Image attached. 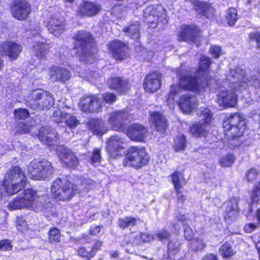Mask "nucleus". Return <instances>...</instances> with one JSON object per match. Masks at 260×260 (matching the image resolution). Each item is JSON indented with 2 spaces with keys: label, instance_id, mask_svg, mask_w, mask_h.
Masks as SVG:
<instances>
[{
  "label": "nucleus",
  "instance_id": "obj_59",
  "mask_svg": "<svg viewBox=\"0 0 260 260\" xmlns=\"http://www.w3.org/2000/svg\"><path fill=\"white\" fill-rule=\"evenodd\" d=\"M169 236L168 233L166 231H161L158 232L156 236L160 240H163L167 238Z\"/></svg>",
  "mask_w": 260,
  "mask_h": 260
},
{
  "label": "nucleus",
  "instance_id": "obj_26",
  "mask_svg": "<svg viewBox=\"0 0 260 260\" xmlns=\"http://www.w3.org/2000/svg\"><path fill=\"white\" fill-rule=\"evenodd\" d=\"M171 181L174 186L179 201L183 202L185 199L180 192V189L182 187V183L184 182V176L181 172H175L171 176Z\"/></svg>",
  "mask_w": 260,
  "mask_h": 260
},
{
  "label": "nucleus",
  "instance_id": "obj_31",
  "mask_svg": "<svg viewBox=\"0 0 260 260\" xmlns=\"http://www.w3.org/2000/svg\"><path fill=\"white\" fill-rule=\"evenodd\" d=\"M49 134L48 130L45 126H42L38 131L37 136L39 139L44 144L48 147L54 145V140L48 136Z\"/></svg>",
  "mask_w": 260,
  "mask_h": 260
},
{
  "label": "nucleus",
  "instance_id": "obj_4",
  "mask_svg": "<svg viewBox=\"0 0 260 260\" xmlns=\"http://www.w3.org/2000/svg\"><path fill=\"white\" fill-rule=\"evenodd\" d=\"M223 127L229 141V147L234 149L240 145L241 141L239 138L242 136L246 128L245 119L239 114L235 113L224 120Z\"/></svg>",
  "mask_w": 260,
  "mask_h": 260
},
{
  "label": "nucleus",
  "instance_id": "obj_30",
  "mask_svg": "<svg viewBox=\"0 0 260 260\" xmlns=\"http://www.w3.org/2000/svg\"><path fill=\"white\" fill-rule=\"evenodd\" d=\"M48 29L54 36L60 35L65 29L64 24L56 18H52L48 23Z\"/></svg>",
  "mask_w": 260,
  "mask_h": 260
},
{
  "label": "nucleus",
  "instance_id": "obj_40",
  "mask_svg": "<svg viewBox=\"0 0 260 260\" xmlns=\"http://www.w3.org/2000/svg\"><path fill=\"white\" fill-rule=\"evenodd\" d=\"M16 134L21 135L28 134L30 132V126L26 123L19 121L17 123Z\"/></svg>",
  "mask_w": 260,
  "mask_h": 260
},
{
  "label": "nucleus",
  "instance_id": "obj_28",
  "mask_svg": "<svg viewBox=\"0 0 260 260\" xmlns=\"http://www.w3.org/2000/svg\"><path fill=\"white\" fill-rule=\"evenodd\" d=\"M128 46L119 41H115V59L122 60L128 56Z\"/></svg>",
  "mask_w": 260,
  "mask_h": 260
},
{
  "label": "nucleus",
  "instance_id": "obj_62",
  "mask_svg": "<svg viewBox=\"0 0 260 260\" xmlns=\"http://www.w3.org/2000/svg\"><path fill=\"white\" fill-rule=\"evenodd\" d=\"M203 260H217V259L216 256L212 254H209L206 255Z\"/></svg>",
  "mask_w": 260,
  "mask_h": 260
},
{
  "label": "nucleus",
  "instance_id": "obj_60",
  "mask_svg": "<svg viewBox=\"0 0 260 260\" xmlns=\"http://www.w3.org/2000/svg\"><path fill=\"white\" fill-rule=\"evenodd\" d=\"M257 226V224L254 223L247 224L245 226V231L248 233H250L255 230Z\"/></svg>",
  "mask_w": 260,
  "mask_h": 260
},
{
  "label": "nucleus",
  "instance_id": "obj_32",
  "mask_svg": "<svg viewBox=\"0 0 260 260\" xmlns=\"http://www.w3.org/2000/svg\"><path fill=\"white\" fill-rule=\"evenodd\" d=\"M129 88V85L126 80L120 77L115 78V91L119 94L126 93Z\"/></svg>",
  "mask_w": 260,
  "mask_h": 260
},
{
  "label": "nucleus",
  "instance_id": "obj_2",
  "mask_svg": "<svg viewBox=\"0 0 260 260\" xmlns=\"http://www.w3.org/2000/svg\"><path fill=\"white\" fill-rule=\"evenodd\" d=\"M179 77V84H172L168 96L167 101L170 104L174 102L175 96L179 94L183 89H188L196 92H200L206 86L207 83H202V79H197L192 77L190 71L183 70L177 72Z\"/></svg>",
  "mask_w": 260,
  "mask_h": 260
},
{
  "label": "nucleus",
  "instance_id": "obj_20",
  "mask_svg": "<svg viewBox=\"0 0 260 260\" xmlns=\"http://www.w3.org/2000/svg\"><path fill=\"white\" fill-rule=\"evenodd\" d=\"M60 160L70 169H76L79 165V160L75 153L72 151L64 149L58 154Z\"/></svg>",
  "mask_w": 260,
  "mask_h": 260
},
{
  "label": "nucleus",
  "instance_id": "obj_33",
  "mask_svg": "<svg viewBox=\"0 0 260 260\" xmlns=\"http://www.w3.org/2000/svg\"><path fill=\"white\" fill-rule=\"evenodd\" d=\"M210 64V58L203 56L201 57L199 66V71L198 74L199 75H203L206 77L208 74V69Z\"/></svg>",
  "mask_w": 260,
  "mask_h": 260
},
{
  "label": "nucleus",
  "instance_id": "obj_43",
  "mask_svg": "<svg viewBox=\"0 0 260 260\" xmlns=\"http://www.w3.org/2000/svg\"><path fill=\"white\" fill-rule=\"evenodd\" d=\"M102 159L101 149L95 148L93 150L91 154L89 157V162L94 165L96 163H100Z\"/></svg>",
  "mask_w": 260,
  "mask_h": 260
},
{
  "label": "nucleus",
  "instance_id": "obj_5",
  "mask_svg": "<svg viewBox=\"0 0 260 260\" xmlns=\"http://www.w3.org/2000/svg\"><path fill=\"white\" fill-rule=\"evenodd\" d=\"M73 48L81 58H84L93 54L96 49V42L92 34L85 30L77 31L75 34Z\"/></svg>",
  "mask_w": 260,
  "mask_h": 260
},
{
  "label": "nucleus",
  "instance_id": "obj_37",
  "mask_svg": "<svg viewBox=\"0 0 260 260\" xmlns=\"http://www.w3.org/2000/svg\"><path fill=\"white\" fill-rule=\"evenodd\" d=\"M226 19L229 25H234L238 19L237 10L233 8L229 9L227 11Z\"/></svg>",
  "mask_w": 260,
  "mask_h": 260
},
{
  "label": "nucleus",
  "instance_id": "obj_24",
  "mask_svg": "<svg viewBox=\"0 0 260 260\" xmlns=\"http://www.w3.org/2000/svg\"><path fill=\"white\" fill-rule=\"evenodd\" d=\"M85 125L87 128L94 135L102 136L106 132L104 123L101 118H90Z\"/></svg>",
  "mask_w": 260,
  "mask_h": 260
},
{
  "label": "nucleus",
  "instance_id": "obj_1",
  "mask_svg": "<svg viewBox=\"0 0 260 260\" xmlns=\"http://www.w3.org/2000/svg\"><path fill=\"white\" fill-rule=\"evenodd\" d=\"M78 190L77 185L65 178H56L51 184L50 191L52 197L47 194L38 196L33 206L36 212H42L46 217L57 215L56 207L53 199L56 201L66 202L71 200Z\"/></svg>",
  "mask_w": 260,
  "mask_h": 260
},
{
  "label": "nucleus",
  "instance_id": "obj_44",
  "mask_svg": "<svg viewBox=\"0 0 260 260\" xmlns=\"http://www.w3.org/2000/svg\"><path fill=\"white\" fill-rule=\"evenodd\" d=\"M136 219L134 217H124L119 220V225L121 228H126L135 224Z\"/></svg>",
  "mask_w": 260,
  "mask_h": 260
},
{
  "label": "nucleus",
  "instance_id": "obj_17",
  "mask_svg": "<svg viewBox=\"0 0 260 260\" xmlns=\"http://www.w3.org/2000/svg\"><path fill=\"white\" fill-rule=\"evenodd\" d=\"M127 135L133 141L136 142H145L148 136V131L143 125L135 123L128 126Z\"/></svg>",
  "mask_w": 260,
  "mask_h": 260
},
{
  "label": "nucleus",
  "instance_id": "obj_6",
  "mask_svg": "<svg viewBox=\"0 0 260 260\" xmlns=\"http://www.w3.org/2000/svg\"><path fill=\"white\" fill-rule=\"evenodd\" d=\"M24 101L28 108L35 110H49L54 104L51 93L49 91L41 89L31 91Z\"/></svg>",
  "mask_w": 260,
  "mask_h": 260
},
{
  "label": "nucleus",
  "instance_id": "obj_61",
  "mask_svg": "<svg viewBox=\"0 0 260 260\" xmlns=\"http://www.w3.org/2000/svg\"><path fill=\"white\" fill-rule=\"evenodd\" d=\"M249 37L251 39H255L256 40L257 43H260V32H255L254 33H251L249 35Z\"/></svg>",
  "mask_w": 260,
  "mask_h": 260
},
{
  "label": "nucleus",
  "instance_id": "obj_23",
  "mask_svg": "<svg viewBox=\"0 0 260 260\" xmlns=\"http://www.w3.org/2000/svg\"><path fill=\"white\" fill-rule=\"evenodd\" d=\"M49 45L44 42H36L31 48V51L34 56L38 59L45 60L50 52Z\"/></svg>",
  "mask_w": 260,
  "mask_h": 260
},
{
  "label": "nucleus",
  "instance_id": "obj_55",
  "mask_svg": "<svg viewBox=\"0 0 260 260\" xmlns=\"http://www.w3.org/2000/svg\"><path fill=\"white\" fill-rule=\"evenodd\" d=\"M257 172L256 170L254 169H251L246 173V176L247 181H254L257 177Z\"/></svg>",
  "mask_w": 260,
  "mask_h": 260
},
{
  "label": "nucleus",
  "instance_id": "obj_15",
  "mask_svg": "<svg viewBox=\"0 0 260 260\" xmlns=\"http://www.w3.org/2000/svg\"><path fill=\"white\" fill-rule=\"evenodd\" d=\"M166 12L160 6H150L144 11L145 21L148 23H158L166 18Z\"/></svg>",
  "mask_w": 260,
  "mask_h": 260
},
{
  "label": "nucleus",
  "instance_id": "obj_49",
  "mask_svg": "<svg viewBox=\"0 0 260 260\" xmlns=\"http://www.w3.org/2000/svg\"><path fill=\"white\" fill-rule=\"evenodd\" d=\"M191 246L195 250H201L205 247V244L203 240L196 239L191 242Z\"/></svg>",
  "mask_w": 260,
  "mask_h": 260
},
{
  "label": "nucleus",
  "instance_id": "obj_36",
  "mask_svg": "<svg viewBox=\"0 0 260 260\" xmlns=\"http://www.w3.org/2000/svg\"><path fill=\"white\" fill-rule=\"evenodd\" d=\"M238 202L236 198L232 199L226 203V215L231 218L233 216H236L238 214Z\"/></svg>",
  "mask_w": 260,
  "mask_h": 260
},
{
  "label": "nucleus",
  "instance_id": "obj_50",
  "mask_svg": "<svg viewBox=\"0 0 260 260\" xmlns=\"http://www.w3.org/2000/svg\"><path fill=\"white\" fill-rule=\"evenodd\" d=\"M260 198V182L253 189L251 198L252 202L257 203Z\"/></svg>",
  "mask_w": 260,
  "mask_h": 260
},
{
  "label": "nucleus",
  "instance_id": "obj_47",
  "mask_svg": "<svg viewBox=\"0 0 260 260\" xmlns=\"http://www.w3.org/2000/svg\"><path fill=\"white\" fill-rule=\"evenodd\" d=\"M13 246L11 242L8 239L0 240V250L1 251H10L12 249Z\"/></svg>",
  "mask_w": 260,
  "mask_h": 260
},
{
  "label": "nucleus",
  "instance_id": "obj_56",
  "mask_svg": "<svg viewBox=\"0 0 260 260\" xmlns=\"http://www.w3.org/2000/svg\"><path fill=\"white\" fill-rule=\"evenodd\" d=\"M139 237L144 242H149L154 239L153 236L148 233H142L139 235Z\"/></svg>",
  "mask_w": 260,
  "mask_h": 260
},
{
  "label": "nucleus",
  "instance_id": "obj_35",
  "mask_svg": "<svg viewBox=\"0 0 260 260\" xmlns=\"http://www.w3.org/2000/svg\"><path fill=\"white\" fill-rule=\"evenodd\" d=\"M61 234L59 230L51 227L48 232V241L50 244H56L60 241Z\"/></svg>",
  "mask_w": 260,
  "mask_h": 260
},
{
  "label": "nucleus",
  "instance_id": "obj_16",
  "mask_svg": "<svg viewBox=\"0 0 260 260\" xmlns=\"http://www.w3.org/2000/svg\"><path fill=\"white\" fill-rule=\"evenodd\" d=\"M48 75L50 79L56 82L64 83L71 77L70 71L64 67L52 65L48 69Z\"/></svg>",
  "mask_w": 260,
  "mask_h": 260
},
{
  "label": "nucleus",
  "instance_id": "obj_11",
  "mask_svg": "<svg viewBox=\"0 0 260 260\" xmlns=\"http://www.w3.org/2000/svg\"><path fill=\"white\" fill-rule=\"evenodd\" d=\"M102 107L101 99L96 94H84L79 103L80 109L86 113H99L102 111Z\"/></svg>",
  "mask_w": 260,
  "mask_h": 260
},
{
  "label": "nucleus",
  "instance_id": "obj_38",
  "mask_svg": "<svg viewBox=\"0 0 260 260\" xmlns=\"http://www.w3.org/2000/svg\"><path fill=\"white\" fill-rule=\"evenodd\" d=\"M14 117L17 119L25 120L30 116L29 111L26 108H19L14 110Z\"/></svg>",
  "mask_w": 260,
  "mask_h": 260
},
{
  "label": "nucleus",
  "instance_id": "obj_3",
  "mask_svg": "<svg viewBox=\"0 0 260 260\" xmlns=\"http://www.w3.org/2000/svg\"><path fill=\"white\" fill-rule=\"evenodd\" d=\"M233 76L237 80L233 81L231 90H222L217 99L218 103L224 107H234L237 100L236 92H240L246 89L248 85V82H250L240 69H237Z\"/></svg>",
  "mask_w": 260,
  "mask_h": 260
},
{
  "label": "nucleus",
  "instance_id": "obj_25",
  "mask_svg": "<svg viewBox=\"0 0 260 260\" xmlns=\"http://www.w3.org/2000/svg\"><path fill=\"white\" fill-rule=\"evenodd\" d=\"M27 183L28 182L24 181H12L11 182L4 180L3 185L6 192L10 196H13L23 189Z\"/></svg>",
  "mask_w": 260,
  "mask_h": 260
},
{
  "label": "nucleus",
  "instance_id": "obj_29",
  "mask_svg": "<svg viewBox=\"0 0 260 260\" xmlns=\"http://www.w3.org/2000/svg\"><path fill=\"white\" fill-rule=\"evenodd\" d=\"M21 196L27 207L33 208L35 203L38 197L37 191L32 188H26L22 192Z\"/></svg>",
  "mask_w": 260,
  "mask_h": 260
},
{
  "label": "nucleus",
  "instance_id": "obj_19",
  "mask_svg": "<svg viewBox=\"0 0 260 260\" xmlns=\"http://www.w3.org/2000/svg\"><path fill=\"white\" fill-rule=\"evenodd\" d=\"M161 75L154 72L146 76L143 83L145 90L149 92H154L157 91L161 85Z\"/></svg>",
  "mask_w": 260,
  "mask_h": 260
},
{
  "label": "nucleus",
  "instance_id": "obj_22",
  "mask_svg": "<svg viewBox=\"0 0 260 260\" xmlns=\"http://www.w3.org/2000/svg\"><path fill=\"white\" fill-rule=\"evenodd\" d=\"M4 180L9 182L12 181H25L28 182V179L24 171L19 166L11 167L7 173V175Z\"/></svg>",
  "mask_w": 260,
  "mask_h": 260
},
{
  "label": "nucleus",
  "instance_id": "obj_10",
  "mask_svg": "<svg viewBox=\"0 0 260 260\" xmlns=\"http://www.w3.org/2000/svg\"><path fill=\"white\" fill-rule=\"evenodd\" d=\"M9 10L15 19L25 21L28 20L32 12V7L27 0H12L9 5Z\"/></svg>",
  "mask_w": 260,
  "mask_h": 260
},
{
  "label": "nucleus",
  "instance_id": "obj_14",
  "mask_svg": "<svg viewBox=\"0 0 260 260\" xmlns=\"http://www.w3.org/2000/svg\"><path fill=\"white\" fill-rule=\"evenodd\" d=\"M101 10L100 4L84 0L78 6L77 13L81 17H93L98 15Z\"/></svg>",
  "mask_w": 260,
  "mask_h": 260
},
{
  "label": "nucleus",
  "instance_id": "obj_8",
  "mask_svg": "<svg viewBox=\"0 0 260 260\" xmlns=\"http://www.w3.org/2000/svg\"><path fill=\"white\" fill-rule=\"evenodd\" d=\"M197 115L201 121L192 124L189 128V132L196 138L205 137L209 132L212 113L208 108L201 107L198 110Z\"/></svg>",
  "mask_w": 260,
  "mask_h": 260
},
{
  "label": "nucleus",
  "instance_id": "obj_34",
  "mask_svg": "<svg viewBox=\"0 0 260 260\" xmlns=\"http://www.w3.org/2000/svg\"><path fill=\"white\" fill-rule=\"evenodd\" d=\"M8 207L11 211L28 208L22 197L19 196L11 201L8 205Z\"/></svg>",
  "mask_w": 260,
  "mask_h": 260
},
{
  "label": "nucleus",
  "instance_id": "obj_53",
  "mask_svg": "<svg viewBox=\"0 0 260 260\" xmlns=\"http://www.w3.org/2000/svg\"><path fill=\"white\" fill-rule=\"evenodd\" d=\"M103 228L102 225H93L91 226L89 228L88 233L89 235L93 236H97L101 231V229Z\"/></svg>",
  "mask_w": 260,
  "mask_h": 260
},
{
  "label": "nucleus",
  "instance_id": "obj_27",
  "mask_svg": "<svg viewBox=\"0 0 260 260\" xmlns=\"http://www.w3.org/2000/svg\"><path fill=\"white\" fill-rule=\"evenodd\" d=\"M150 120L152 126L155 127L157 131L164 132L167 127L166 118L158 112L151 114Z\"/></svg>",
  "mask_w": 260,
  "mask_h": 260
},
{
  "label": "nucleus",
  "instance_id": "obj_63",
  "mask_svg": "<svg viewBox=\"0 0 260 260\" xmlns=\"http://www.w3.org/2000/svg\"><path fill=\"white\" fill-rule=\"evenodd\" d=\"M26 223V222L23 220L22 218H19L17 219L16 221V226L18 230H20V228H19V226L21 225V224Z\"/></svg>",
  "mask_w": 260,
  "mask_h": 260
},
{
  "label": "nucleus",
  "instance_id": "obj_12",
  "mask_svg": "<svg viewBox=\"0 0 260 260\" xmlns=\"http://www.w3.org/2000/svg\"><path fill=\"white\" fill-rule=\"evenodd\" d=\"M103 246V242L98 239L93 240L90 247L81 245L75 249L76 255L83 260H91L100 251Z\"/></svg>",
  "mask_w": 260,
  "mask_h": 260
},
{
  "label": "nucleus",
  "instance_id": "obj_7",
  "mask_svg": "<svg viewBox=\"0 0 260 260\" xmlns=\"http://www.w3.org/2000/svg\"><path fill=\"white\" fill-rule=\"evenodd\" d=\"M55 169L51 162L42 159H34L27 167V175L34 180H45L53 176Z\"/></svg>",
  "mask_w": 260,
  "mask_h": 260
},
{
  "label": "nucleus",
  "instance_id": "obj_46",
  "mask_svg": "<svg viewBox=\"0 0 260 260\" xmlns=\"http://www.w3.org/2000/svg\"><path fill=\"white\" fill-rule=\"evenodd\" d=\"M52 116V120L57 124L61 123L65 118L63 113L59 109L55 110L53 112Z\"/></svg>",
  "mask_w": 260,
  "mask_h": 260
},
{
  "label": "nucleus",
  "instance_id": "obj_58",
  "mask_svg": "<svg viewBox=\"0 0 260 260\" xmlns=\"http://www.w3.org/2000/svg\"><path fill=\"white\" fill-rule=\"evenodd\" d=\"M184 236L188 240H191L193 236V233L189 227H187L184 230Z\"/></svg>",
  "mask_w": 260,
  "mask_h": 260
},
{
  "label": "nucleus",
  "instance_id": "obj_41",
  "mask_svg": "<svg viewBox=\"0 0 260 260\" xmlns=\"http://www.w3.org/2000/svg\"><path fill=\"white\" fill-rule=\"evenodd\" d=\"M235 157L233 154H228L222 156L219 160V164L222 167H229L232 166L234 161Z\"/></svg>",
  "mask_w": 260,
  "mask_h": 260
},
{
  "label": "nucleus",
  "instance_id": "obj_51",
  "mask_svg": "<svg viewBox=\"0 0 260 260\" xmlns=\"http://www.w3.org/2000/svg\"><path fill=\"white\" fill-rule=\"evenodd\" d=\"M124 143L121 141H116L115 139V152H117V155H121L124 153Z\"/></svg>",
  "mask_w": 260,
  "mask_h": 260
},
{
  "label": "nucleus",
  "instance_id": "obj_54",
  "mask_svg": "<svg viewBox=\"0 0 260 260\" xmlns=\"http://www.w3.org/2000/svg\"><path fill=\"white\" fill-rule=\"evenodd\" d=\"M103 102L107 104H112L114 102V93L106 92L102 96Z\"/></svg>",
  "mask_w": 260,
  "mask_h": 260
},
{
  "label": "nucleus",
  "instance_id": "obj_57",
  "mask_svg": "<svg viewBox=\"0 0 260 260\" xmlns=\"http://www.w3.org/2000/svg\"><path fill=\"white\" fill-rule=\"evenodd\" d=\"M113 141L114 137L113 136H111L107 141L106 148L109 152H112L114 149Z\"/></svg>",
  "mask_w": 260,
  "mask_h": 260
},
{
  "label": "nucleus",
  "instance_id": "obj_39",
  "mask_svg": "<svg viewBox=\"0 0 260 260\" xmlns=\"http://www.w3.org/2000/svg\"><path fill=\"white\" fill-rule=\"evenodd\" d=\"M219 253L223 257H229L234 254V252L230 244L225 243L219 249Z\"/></svg>",
  "mask_w": 260,
  "mask_h": 260
},
{
  "label": "nucleus",
  "instance_id": "obj_45",
  "mask_svg": "<svg viewBox=\"0 0 260 260\" xmlns=\"http://www.w3.org/2000/svg\"><path fill=\"white\" fill-rule=\"evenodd\" d=\"M185 148V139L183 136H181L175 141L174 148L175 151L184 150Z\"/></svg>",
  "mask_w": 260,
  "mask_h": 260
},
{
  "label": "nucleus",
  "instance_id": "obj_64",
  "mask_svg": "<svg viewBox=\"0 0 260 260\" xmlns=\"http://www.w3.org/2000/svg\"><path fill=\"white\" fill-rule=\"evenodd\" d=\"M255 9L256 10L257 14L260 17V3H257L254 5Z\"/></svg>",
  "mask_w": 260,
  "mask_h": 260
},
{
  "label": "nucleus",
  "instance_id": "obj_18",
  "mask_svg": "<svg viewBox=\"0 0 260 260\" xmlns=\"http://www.w3.org/2000/svg\"><path fill=\"white\" fill-rule=\"evenodd\" d=\"M199 35V29L194 25H183L178 34L179 40L192 42Z\"/></svg>",
  "mask_w": 260,
  "mask_h": 260
},
{
  "label": "nucleus",
  "instance_id": "obj_21",
  "mask_svg": "<svg viewBox=\"0 0 260 260\" xmlns=\"http://www.w3.org/2000/svg\"><path fill=\"white\" fill-rule=\"evenodd\" d=\"M178 106L182 112L189 114L197 108V100L193 96L182 95L179 100Z\"/></svg>",
  "mask_w": 260,
  "mask_h": 260
},
{
  "label": "nucleus",
  "instance_id": "obj_9",
  "mask_svg": "<svg viewBox=\"0 0 260 260\" xmlns=\"http://www.w3.org/2000/svg\"><path fill=\"white\" fill-rule=\"evenodd\" d=\"M149 159V155L144 147L132 146L127 150L123 164L124 166L138 169L146 165Z\"/></svg>",
  "mask_w": 260,
  "mask_h": 260
},
{
  "label": "nucleus",
  "instance_id": "obj_48",
  "mask_svg": "<svg viewBox=\"0 0 260 260\" xmlns=\"http://www.w3.org/2000/svg\"><path fill=\"white\" fill-rule=\"evenodd\" d=\"M79 123V120H77L76 117L73 115H71L66 120L67 125L71 129L75 128Z\"/></svg>",
  "mask_w": 260,
  "mask_h": 260
},
{
  "label": "nucleus",
  "instance_id": "obj_52",
  "mask_svg": "<svg viewBox=\"0 0 260 260\" xmlns=\"http://www.w3.org/2000/svg\"><path fill=\"white\" fill-rule=\"evenodd\" d=\"M210 53L215 58L218 57L221 54V50L220 47L212 45L210 49Z\"/></svg>",
  "mask_w": 260,
  "mask_h": 260
},
{
  "label": "nucleus",
  "instance_id": "obj_42",
  "mask_svg": "<svg viewBox=\"0 0 260 260\" xmlns=\"http://www.w3.org/2000/svg\"><path fill=\"white\" fill-rule=\"evenodd\" d=\"M139 23L138 22L134 24L130 25L125 30V32L133 37L134 39H138L139 37Z\"/></svg>",
  "mask_w": 260,
  "mask_h": 260
},
{
  "label": "nucleus",
  "instance_id": "obj_13",
  "mask_svg": "<svg viewBox=\"0 0 260 260\" xmlns=\"http://www.w3.org/2000/svg\"><path fill=\"white\" fill-rule=\"evenodd\" d=\"M22 51V46L14 41H5L0 44V54L12 61L16 60Z\"/></svg>",
  "mask_w": 260,
  "mask_h": 260
}]
</instances>
